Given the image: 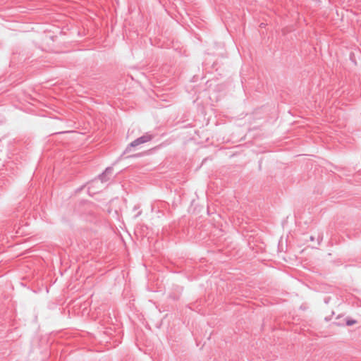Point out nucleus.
I'll return each instance as SVG.
<instances>
[{
  "mask_svg": "<svg viewBox=\"0 0 361 361\" xmlns=\"http://www.w3.org/2000/svg\"><path fill=\"white\" fill-rule=\"evenodd\" d=\"M67 133L66 131H62V132H60L59 133Z\"/></svg>",
  "mask_w": 361,
  "mask_h": 361,
  "instance_id": "nucleus-4",
  "label": "nucleus"
},
{
  "mask_svg": "<svg viewBox=\"0 0 361 361\" xmlns=\"http://www.w3.org/2000/svg\"><path fill=\"white\" fill-rule=\"evenodd\" d=\"M153 138V136L149 133H145V135H142L141 137L135 139L133 142H131L128 146L126 147L125 151L123 152V154H126L129 152L133 147H135L141 144L146 143L149 141H150Z\"/></svg>",
  "mask_w": 361,
  "mask_h": 361,
  "instance_id": "nucleus-1",
  "label": "nucleus"
},
{
  "mask_svg": "<svg viewBox=\"0 0 361 361\" xmlns=\"http://www.w3.org/2000/svg\"><path fill=\"white\" fill-rule=\"evenodd\" d=\"M113 171V167H107L104 172L98 176V178L102 183H105L110 179V176L112 175Z\"/></svg>",
  "mask_w": 361,
  "mask_h": 361,
  "instance_id": "nucleus-2",
  "label": "nucleus"
},
{
  "mask_svg": "<svg viewBox=\"0 0 361 361\" xmlns=\"http://www.w3.org/2000/svg\"><path fill=\"white\" fill-rule=\"evenodd\" d=\"M357 322L355 320H353V319H348L346 321V325L347 326H352L353 324H355Z\"/></svg>",
  "mask_w": 361,
  "mask_h": 361,
  "instance_id": "nucleus-3",
  "label": "nucleus"
},
{
  "mask_svg": "<svg viewBox=\"0 0 361 361\" xmlns=\"http://www.w3.org/2000/svg\"><path fill=\"white\" fill-rule=\"evenodd\" d=\"M311 240H314V238L312 236L310 237Z\"/></svg>",
  "mask_w": 361,
  "mask_h": 361,
  "instance_id": "nucleus-5",
  "label": "nucleus"
}]
</instances>
